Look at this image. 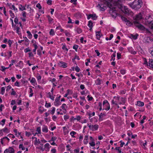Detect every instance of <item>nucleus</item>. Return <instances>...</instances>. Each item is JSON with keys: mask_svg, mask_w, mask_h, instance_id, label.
<instances>
[{"mask_svg": "<svg viewBox=\"0 0 153 153\" xmlns=\"http://www.w3.org/2000/svg\"><path fill=\"white\" fill-rule=\"evenodd\" d=\"M59 65H60L61 67L63 68H66L67 67V64L62 61L60 62L59 63Z\"/></svg>", "mask_w": 153, "mask_h": 153, "instance_id": "11", "label": "nucleus"}, {"mask_svg": "<svg viewBox=\"0 0 153 153\" xmlns=\"http://www.w3.org/2000/svg\"><path fill=\"white\" fill-rule=\"evenodd\" d=\"M100 5V8H101V10L103 11L105 10L106 9V7L103 6V5L101 4H99Z\"/></svg>", "mask_w": 153, "mask_h": 153, "instance_id": "20", "label": "nucleus"}, {"mask_svg": "<svg viewBox=\"0 0 153 153\" xmlns=\"http://www.w3.org/2000/svg\"><path fill=\"white\" fill-rule=\"evenodd\" d=\"M48 94L49 96V97L52 100H54V97L53 96H52V94H51V93L50 92H49L48 93Z\"/></svg>", "mask_w": 153, "mask_h": 153, "instance_id": "24", "label": "nucleus"}, {"mask_svg": "<svg viewBox=\"0 0 153 153\" xmlns=\"http://www.w3.org/2000/svg\"><path fill=\"white\" fill-rule=\"evenodd\" d=\"M92 130L93 131L95 130H97L99 126L97 125H92Z\"/></svg>", "mask_w": 153, "mask_h": 153, "instance_id": "14", "label": "nucleus"}, {"mask_svg": "<svg viewBox=\"0 0 153 153\" xmlns=\"http://www.w3.org/2000/svg\"><path fill=\"white\" fill-rule=\"evenodd\" d=\"M45 106V107L48 108L51 106V104L50 103H47V102H46Z\"/></svg>", "mask_w": 153, "mask_h": 153, "instance_id": "42", "label": "nucleus"}, {"mask_svg": "<svg viewBox=\"0 0 153 153\" xmlns=\"http://www.w3.org/2000/svg\"><path fill=\"white\" fill-rule=\"evenodd\" d=\"M52 1L51 0H48L47 3L48 5H51L52 4Z\"/></svg>", "mask_w": 153, "mask_h": 153, "instance_id": "58", "label": "nucleus"}, {"mask_svg": "<svg viewBox=\"0 0 153 153\" xmlns=\"http://www.w3.org/2000/svg\"><path fill=\"white\" fill-rule=\"evenodd\" d=\"M106 106L107 107L105 109L106 110H108L110 109V105L109 104H108V105H106Z\"/></svg>", "mask_w": 153, "mask_h": 153, "instance_id": "63", "label": "nucleus"}, {"mask_svg": "<svg viewBox=\"0 0 153 153\" xmlns=\"http://www.w3.org/2000/svg\"><path fill=\"white\" fill-rule=\"evenodd\" d=\"M116 9L115 7H112V9L110 11V13H112L113 14L115 15V17H116V16L117 14V13H116Z\"/></svg>", "mask_w": 153, "mask_h": 153, "instance_id": "12", "label": "nucleus"}, {"mask_svg": "<svg viewBox=\"0 0 153 153\" xmlns=\"http://www.w3.org/2000/svg\"><path fill=\"white\" fill-rule=\"evenodd\" d=\"M121 54L120 53H117V57L118 59H119L121 58Z\"/></svg>", "mask_w": 153, "mask_h": 153, "instance_id": "45", "label": "nucleus"}, {"mask_svg": "<svg viewBox=\"0 0 153 153\" xmlns=\"http://www.w3.org/2000/svg\"><path fill=\"white\" fill-rule=\"evenodd\" d=\"M91 18L93 20H96L97 18L95 14H90L88 15L87 19L89 20Z\"/></svg>", "mask_w": 153, "mask_h": 153, "instance_id": "7", "label": "nucleus"}, {"mask_svg": "<svg viewBox=\"0 0 153 153\" xmlns=\"http://www.w3.org/2000/svg\"><path fill=\"white\" fill-rule=\"evenodd\" d=\"M108 104H109V103L108 102L107 100H105L103 102V105H105L106 106V105H108Z\"/></svg>", "mask_w": 153, "mask_h": 153, "instance_id": "36", "label": "nucleus"}, {"mask_svg": "<svg viewBox=\"0 0 153 153\" xmlns=\"http://www.w3.org/2000/svg\"><path fill=\"white\" fill-rule=\"evenodd\" d=\"M126 22V24L128 25L131 26L132 25V24L131 22L128 20V21H127Z\"/></svg>", "mask_w": 153, "mask_h": 153, "instance_id": "53", "label": "nucleus"}, {"mask_svg": "<svg viewBox=\"0 0 153 153\" xmlns=\"http://www.w3.org/2000/svg\"><path fill=\"white\" fill-rule=\"evenodd\" d=\"M8 44L9 45V46L10 47L11 45L13 43V42L12 41H11V40L9 39L8 40Z\"/></svg>", "mask_w": 153, "mask_h": 153, "instance_id": "61", "label": "nucleus"}, {"mask_svg": "<svg viewBox=\"0 0 153 153\" xmlns=\"http://www.w3.org/2000/svg\"><path fill=\"white\" fill-rule=\"evenodd\" d=\"M21 64H23V62L22 61H20L19 62V63L17 64L16 65V67H19L20 66V65Z\"/></svg>", "mask_w": 153, "mask_h": 153, "instance_id": "55", "label": "nucleus"}, {"mask_svg": "<svg viewBox=\"0 0 153 153\" xmlns=\"http://www.w3.org/2000/svg\"><path fill=\"white\" fill-rule=\"evenodd\" d=\"M120 147H116L115 149L117 150L118 151V152H119V153H121V149H120Z\"/></svg>", "mask_w": 153, "mask_h": 153, "instance_id": "40", "label": "nucleus"}, {"mask_svg": "<svg viewBox=\"0 0 153 153\" xmlns=\"http://www.w3.org/2000/svg\"><path fill=\"white\" fill-rule=\"evenodd\" d=\"M89 144L91 146H94L95 145V143L94 141L89 142Z\"/></svg>", "mask_w": 153, "mask_h": 153, "instance_id": "43", "label": "nucleus"}, {"mask_svg": "<svg viewBox=\"0 0 153 153\" xmlns=\"http://www.w3.org/2000/svg\"><path fill=\"white\" fill-rule=\"evenodd\" d=\"M62 48L63 50H65L67 51H68V49L67 48L65 45H63V46L62 47Z\"/></svg>", "mask_w": 153, "mask_h": 153, "instance_id": "48", "label": "nucleus"}, {"mask_svg": "<svg viewBox=\"0 0 153 153\" xmlns=\"http://www.w3.org/2000/svg\"><path fill=\"white\" fill-rule=\"evenodd\" d=\"M18 19L17 18V17H16V18L14 19V22L16 24H18Z\"/></svg>", "mask_w": 153, "mask_h": 153, "instance_id": "51", "label": "nucleus"}, {"mask_svg": "<svg viewBox=\"0 0 153 153\" xmlns=\"http://www.w3.org/2000/svg\"><path fill=\"white\" fill-rule=\"evenodd\" d=\"M30 82L32 83H34L36 82V80L33 77L30 81Z\"/></svg>", "mask_w": 153, "mask_h": 153, "instance_id": "38", "label": "nucleus"}, {"mask_svg": "<svg viewBox=\"0 0 153 153\" xmlns=\"http://www.w3.org/2000/svg\"><path fill=\"white\" fill-rule=\"evenodd\" d=\"M100 32L98 31L96 32V36L97 39L98 40H100Z\"/></svg>", "mask_w": 153, "mask_h": 153, "instance_id": "21", "label": "nucleus"}, {"mask_svg": "<svg viewBox=\"0 0 153 153\" xmlns=\"http://www.w3.org/2000/svg\"><path fill=\"white\" fill-rule=\"evenodd\" d=\"M15 62H16V60H11V63L9 65V67L8 68H5L4 66H2L1 67L2 68L1 71H4L6 69L8 68L9 67H10L12 65H13V63H14Z\"/></svg>", "mask_w": 153, "mask_h": 153, "instance_id": "8", "label": "nucleus"}, {"mask_svg": "<svg viewBox=\"0 0 153 153\" xmlns=\"http://www.w3.org/2000/svg\"><path fill=\"white\" fill-rule=\"evenodd\" d=\"M149 26V27L152 29L153 30V23H152L150 24L149 25H148Z\"/></svg>", "mask_w": 153, "mask_h": 153, "instance_id": "64", "label": "nucleus"}, {"mask_svg": "<svg viewBox=\"0 0 153 153\" xmlns=\"http://www.w3.org/2000/svg\"><path fill=\"white\" fill-rule=\"evenodd\" d=\"M47 18H48V21L50 22V23H51L52 21L53 20V19L49 15L47 16Z\"/></svg>", "mask_w": 153, "mask_h": 153, "instance_id": "35", "label": "nucleus"}, {"mask_svg": "<svg viewBox=\"0 0 153 153\" xmlns=\"http://www.w3.org/2000/svg\"><path fill=\"white\" fill-rule=\"evenodd\" d=\"M30 51L31 50L29 49L28 48H25L24 50L25 53H27L28 52Z\"/></svg>", "mask_w": 153, "mask_h": 153, "instance_id": "62", "label": "nucleus"}, {"mask_svg": "<svg viewBox=\"0 0 153 153\" xmlns=\"http://www.w3.org/2000/svg\"><path fill=\"white\" fill-rule=\"evenodd\" d=\"M5 88L6 87H2L1 88V91L2 94H4Z\"/></svg>", "mask_w": 153, "mask_h": 153, "instance_id": "30", "label": "nucleus"}, {"mask_svg": "<svg viewBox=\"0 0 153 153\" xmlns=\"http://www.w3.org/2000/svg\"><path fill=\"white\" fill-rule=\"evenodd\" d=\"M75 70L77 72H79L80 69L78 66H76L75 68Z\"/></svg>", "mask_w": 153, "mask_h": 153, "instance_id": "52", "label": "nucleus"}, {"mask_svg": "<svg viewBox=\"0 0 153 153\" xmlns=\"http://www.w3.org/2000/svg\"><path fill=\"white\" fill-rule=\"evenodd\" d=\"M36 7L39 9H41L42 8V7L39 3H38L36 4Z\"/></svg>", "mask_w": 153, "mask_h": 153, "instance_id": "54", "label": "nucleus"}, {"mask_svg": "<svg viewBox=\"0 0 153 153\" xmlns=\"http://www.w3.org/2000/svg\"><path fill=\"white\" fill-rule=\"evenodd\" d=\"M137 105L139 106H143L144 105L143 102L140 101H138L137 102Z\"/></svg>", "mask_w": 153, "mask_h": 153, "instance_id": "19", "label": "nucleus"}, {"mask_svg": "<svg viewBox=\"0 0 153 153\" xmlns=\"http://www.w3.org/2000/svg\"><path fill=\"white\" fill-rule=\"evenodd\" d=\"M24 39L25 41L27 43L25 44V45H27L29 44V40L27 38L25 37H24Z\"/></svg>", "mask_w": 153, "mask_h": 153, "instance_id": "26", "label": "nucleus"}, {"mask_svg": "<svg viewBox=\"0 0 153 153\" xmlns=\"http://www.w3.org/2000/svg\"><path fill=\"white\" fill-rule=\"evenodd\" d=\"M10 9L12 10H14L15 11V13H16L18 11L17 9L15 7L14 5H12V6L10 7Z\"/></svg>", "mask_w": 153, "mask_h": 153, "instance_id": "22", "label": "nucleus"}, {"mask_svg": "<svg viewBox=\"0 0 153 153\" xmlns=\"http://www.w3.org/2000/svg\"><path fill=\"white\" fill-rule=\"evenodd\" d=\"M75 30L76 31L78 34L81 33L82 31V30L79 27L76 28L75 29Z\"/></svg>", "mask_w": 153, "mask_h": 153, "instance_id": "17", "label": "nucleus"}, {"mask_svg": "<svg viewBox=\"0 0 153 153\" xmlns=\"http://www.w3.org/2000/svg\"><path fill=\"white\" fill-rule=\"evenodd\" d=\"M14 149L12 147H10L8 149H7L4 151V153H14Z\"/></svg>", "mask_w": 153, "mask_h": 153, "instance_id": "9", "label": "nucleus"}, {"mask_svg": "<svg viewBox=\"0 0 153 153\" xmlns=\"http://www.w3.org/2000/svg\"><path fill=\"white\" fill-rule=\"evenodd\" d=\"M139 36L138 34H136L135 35H133L131 34L130 36V37L134 40H136L137 38V37Z\"/></svg>", "mask_w": 153, "mask_h": 153, "instance_id": "13", "label": "nucleus"}, {"mask_svg": "<svg viewBox=\"0 0 153 153\" xmlns=\"http://www.w3.org/2000/svg\"><path fill=\"white\" fill-rule=\"evenodd\" d=\"M42 131L43 132H47L48 131V127L46 126L43 125V127L42 128Z\"/></svg>", "mask_w": 153, "mask_h": 153, "instance_id": "15", "label": "nucleus"}, {"mask_svg": "<svg viewBox=\"0 0 153 153\" xmlns=\"http://www.w3.org/2000/svg\"><path fill=\"white\" fill-rule=\"evenodd\" d=\"M115 52H115L111 56V59L113 60V61H114L115 59V57L116 56Z\"/></svg>", "mask_w": 153, "mask_h": 153, "instance_id": "39", "label": "nucleus"}, {"mask_svg": "<svg viewBox=\"0 0 153 153\" xmlns=\"http://www.w3.org/2000/svg\"><path fill=\"white\" fill-rule=\"evenodd\" d=\"M19 149H21L22 150H24L25 149V148L23 146V144H20L19 146Z\"/></svg>", "mask_w": 153, "mask_h": 153, "instance_id": "32", "label": "nucleus"}, {"mask_svg": "<svg viewBox=\"0 0 153 153\" xmlns=\"http://www.w3.org/2000/svg\"><path fill=\"white\" fill-rule=\"evenodd\" d=\"M69 116L67 115H65L64 116V118L65 120H66L69 118Z\"/></svg>", "mask_w": 153, "mask_h": 153, "instance_id": "50", "label": "nucleus"}, {"mask_svg": "<svg viewBox=\"0 0 153 153\" xmlns=\"http://www.w3.org/2000/svg\"><path fill=\"white\" fill-rule=\"evenodd\" d=\"M101 84V81L99 78L97 79V82H96V84L97 85H100Z\"/></svg>", "mask_w": 153, "mask_h": 153, "instance_id": "34", "label": "nucleus"}, {"mask_svg": "<svg viewBox=\"0 0 153 153\" xmlns=\"http://www.w3.org/2000/svg\"><path fill=\"white\" fill-rule=\"evenodd\" d=\"M93 23L92 21L91 20H90L88 21V26L89 27H93Z\"/></svg>", "mask_w": 153, "mask_h": 153, "instance_id": "23", "label": "nucleus"}, {"mask_svg": "<svg viewBox=\"0 0 153 153\" xmlns=\"http://www.w3.org/2000/svg\"><path fill=\"white\" fill-rule=\"evenodd\" d=\"M153 21V19L152 18L151 16L149 18V19L147 21H146V22H145V24L146 25H149L151 24L152 21Z\"/></svg>", "mask_w": 153, "mask_h": 153, "instance_id": "10", "label": "nucleus"}, {"mask_svg": "<svg viewBox=\"0 0 153 153\" xmlns=\"http://www.w3.org/2000/svg\"><path fill=\"white\" fill-rule=\"evenodd\" d=\"M41 52H42L41 50H37V54L40 56L41 55Z\"/></svg>", "mask_w": 153, "mask_h": 153, "instance_id": "57", "label": "nucleus"}, {"mask_svg": "<svg viewBox=\"0 0 153 153\" xmlns=\"http://www.w3.org/2000/svg\"><path fill=\"white\" fill-rule=\"evenodd\" d=\"M106 114L104 113H101L99 115L100 119L101 118L102 116H105Z\"/></svg>", "mask_w": 153, "mask_h": 153, "instance_id": "49", "label": "nucleus"}, {"mask_svg": "<svg viewBox=\"0 0 153 153\" xmlns=\"http://www.w3.org/2000/svg\"><path fill=\"white\" fill-rule=\"evenodd\" d=\"M16 104V101L15 100H12L11 102V105H13Z\"/></svg>", "mask_w": 153, "mask_h": 153, "instance_id": "60", "label": "nucleus"}, {"mask_svg": "<svg viewBox=\"0 0 153 153\" xmlns=\"http://www.w3.org/2000/svg\"><path fill=\"white\" fill-rule=\"evenodd\" d=\"M1 131H2L4 132H5L6 133H8L9 132L8 130L7 129V128L6 127L5 128H4L2 129L1 130Z\"/></svg>", "mask_w": 153, "mask_h": 153, "instance_id": "29", "label": "nucleus"}, {"mask_svg": "<svg viewBox=\"0 0 153 153\" xmlns=\"http://www.w3.org/2000/svg\"><path fill=\"white\" fill-rule=\"evenodd\" d=\"M142 18L141 14L140 13L137 15L135 17H134L133 23L136 27H137V25L141 24L139 23V21Z\"/></svg>", "mask_w": 153, "mask_h": 153, "instance_id": "3", "label": "nucleus"}, {"mask_svg": "<svg viewBox=\"0 0 153 153\" xmlns=\"http://www.w3.org/2000/svg\"><path fill=\"white\" fill-rule=\"evenodd\" d=\"M128 5L133 9L138 10L142 7L143 2L141 0H135L132 3L129 4Z\"/></svg>", "mask_w": 153, "mask_h": 153, "instance_id": "1", "label": "nucleus"}, {"mask_svg": "<svg viewBox=\"0 0 153 153\" xmlns=\"http://www.w3.org/2000/svg\"><path fill=\"white\" fill-rule=\"evenodd\" d=\"M117 6L118 8L120 9L125 14L127 15L131 14V11L127 8V7L124 6L122 4H120L118 5Z\"/></svg>", "mask_w": 153, "mask_h": 153, "instance_id": "2", "label": "nucleus"}, {"mask_svg": "<svg viewBox=\"0 0 153 153\" xmlns=\"http://www.w3.org/2000/svg\"><path fill=\"white\" fill-rule=\"evenodd\" d=\"M50 35L53 36L55 34V33L54 32V30L53 29H51L49 32Z\"/></svg>", "mask_w": 153, "mask_h": 153, "instance_id": "31", "label": "nucleus"}, {"mask_svg": "<svg viewBox=\"0 0 153 153\" xmlns=\"http://www.w3.org/2000/svg\"><path fill=\"white\" fill-rule=\"evenodd\" d=\"M55 107H53L52 110L51 111L50 113L52 114H53L55 111Z\"/></svg>", "mask_w": 153, "mask_h": 153, "instance_id": "41", "label": "nucleus"}, {"mask_svg": "<svg viewBox=\"0 0 153 153\" xmlns=\"http://www.w3.org/2000/svg\"><path fill=\"white\" fill-rule=\"evenodd\" d=\"M137 28L140 30H142L144 31H146V33H151L149 29L146 28L145 27L141 24H139L137 25Z\"/></svg>", "mask_w": 153, "mask_h": 153, "instance_id": "4", "label": "nucleus"}, {"mask_svg": "<svg viewBox=\"0 0 153 153\" xmlns=\"http://www.w3.org/2000/svg\"><path fill=\"white\" fill-rule=\"evenodd\" d=\"M149 66L152 68H153V61L152 59H149Z\"/></svg>", "mask_w": 153, "mask_h": 153, "instance_id": "16", "label": "nucleus"}, {"mask_svg": "<svg viewBox=\"0 0 153 153\" xmlns=\"http://www.w3.org/2000/svg\"><path fill=\"white\" fill-rule=\"evenodd\" d=\"M14 29L15 30H16V33L19 34L20 33V31H19L20 30V28L16 25H15Z\"/></svg>", "mask_w": 153, "mask_h": 153, "instance_id": "18", "label": "nucleus"}, {"mask_svg": "<svg viewBox=\"0 0 153 153\" xmlns=\"http://www.w3.org/2000/svg\"><path fill=\"white\" fill-rule=\"evenodd\" d=\"M70 91V90L69 89H68L67 90V93L66 94H65L64 95V97H67V96L69 94V92Z\"/></svg>", "mask_w": 153, "mask_h": 153, "instance_id": "44", "label": "nucleus"}, {"mask_svg": "<svg viewBox=\"0 0 153 153\" xmlns=\"http://www.w3.org/2000/svg\"><path fill=\"white\" fill-rule=\"evenodd\" d=\"M149 51L150 52V53L152 56H153V48H150L149 49Z\"/></svg>", "mask_w": 153, "mask_h": 153, "instance_id": "47", "label": "nucleus"}, {"mask_svg": "<svg viewBox=\"0 0 153 153\" xmlns=\"http://www.w3.org/2000/svg\"><path fill=\"white\" fill-rule=\"evenodd\" d=\"M26 32L28 34L29 38H31L32 37V35L31 34V33L29 31H27Z\"/></svg>", "mask_w": 153, "mask_h": 153, "instance_id": "25", "label": "nucleus"}, {"mask_svg": "<svg viewBox=\"0 0 153 153\" xmlns=\"http://www.w3.org/2000/svg\"><path fill=\"white\" fill-rule=\"evenodd\" d=\"M36 131L38 132V133L40 134L41 133V128L40 127H39L37 128ZM37 134V133L36 132L34 135L35 136Z\"/></svg>", "mask_w": 153, "mask_h": 153, "instance_id": "27", "label": "nucleus"}, {"mask_svg": "<svg viewBox=\"0 0 153 153\" xmlns=\"http://www.w3.org/2000/svg\"><path fill=\"white\" fill-rule=\"evenodd\" d=\"M11 88H12L11 86L10 85H9L7 87V88H6V91H8L9 90H10V89H11Z\"/></svg>", "mask_w": 153, "mask_h": 153, "instance_id": "56", "label": "nucleus"}, {"mask_svg": "<svg viewBox=\"0 0 153 153\" xmlns=\"http://www.w3.org/2000/svg\"><path fill=\"white\" fill-rule=\"evenodd\" d=\"M103 1L105 5L111 8L112 7V0H104Z\"/></svg>", "mask_w": 153, "mask_h": 153, "instance_id": "5", "label": "nucleus"}, {"mask_svg": "<svg viewBox=\"0 0 153 153\" xmlns=\"http://www.w3.org/2000/svg\"><path fill=\"white\" fill-rule=\"evenodd\" d=\"M45 148H43L42 147H40V149L42 151H44L45 149L46 151H48L49 150V149L51 146L49 143H47L45 144L44 145Z\"/></svg>", "mask_w": 153, "mask_h": 153, "instance_id": "6", "label": "nucleus"}, {"mask_svg": "<svg viewBox=\"0 0 153 153\" xmlns=\"http://www.w3.org/2000/svg\"><path fill=\"white\" fill-rule=\"evenodd\" d=\"M65 107H66V108H67V106L66 105V104H62V105L61 107V108L62 109L66 111V109L65 108Z\"/></svg>", "mask_w": 153, "mask_h": 153, "instance_id": "33", "label": "nucleus"}, {"mask_svg": "<svg viewBox=\"0 0 153 153\" xmlns=\"http://www.w3.org/2000/svg\"><path fill=\"white\" fill-rule=\"evenodd\" d=\"M120 72L122 74H124L126 73V71L125 70H121L120 71Z\"/></svg>", "mask_w": 153, "mask_h": 153, "instance_id": "59", "label": "nucleus"}, {"mask_svg": "<svg viewBox=\"0 0 153 153\" xmlns=\"http://www.w3.org/2000/svg\"><path fill=\"white\" fill-rule=\"evenodd\" d=\"M76 134V132L74 131H72L70 133V135L72 137H75L74 136V135H75Z\"/></svg>", "mask_w": 153, "mask_h": 153, "instance_id": "37", "label": "nucleus"}, {"mask_svg": "<svg viewBox=\"0 0 153 153\" xmlns=\"http://www.w3.org/2000/svg\"><path fill=\"white\" fill-rule=\"evenodd\" d=\"M78 47V45H75L73 46V48L74 49H75L76 50V51L77 50Z\"/></svg>", "mask_w": 153, "mask_h": 153, "instance_id": "46", "label": "nucleus"}, {"mask_svg": "<svg viewBox=\"0 0 153 153\" xmlns=\"http://www.w3.org/2000/svg\"><path fill=\"white\" fill-rule=\"evenodd\" d=\"M121 19L122 20L126 22L127 21H128V19L125 17L121 16Z\"/></svg>", "mask_w": 153, "mask_h": 153, "instance_id": "28", "label": "nucleus"}]
</instances>
